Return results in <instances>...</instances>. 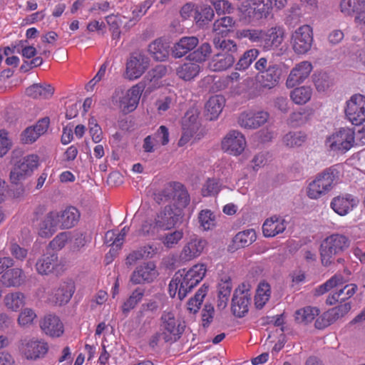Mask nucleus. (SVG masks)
Listing matches in <instances>:
<instances>
[{
  "label": "nucleus",
  "mask_w": 365,
  "mask_h": 365,
  "mask_svg": "<svg viewBox=\"0 0 365 365\" xmlns=\"http://www.w3.org/2000/svg\"><path fill=\"white\" fill-rule=\"evenodd\" d=\"M75 284L73 280L63 282L55 292L50 296L48 300L54 305L61 306L67 304L75 292Z\"/></svg>",
  "instance_id": "obj_21"
},
{
  "label": "nucleus",
  "mask_w": 365,
  "mask_h": 365,
  "mask_svg": "<svg viewBox=\"0 0 365 365\" xmlns=\"http://www.w3.org/2000/svg\"><path fill=\"white\" fill-rule=\"evenodd\" d=\"M284 38V29L274 26L264 31L262 47L264 51L274 50L280 46Z\"/></svg>",
  "instance_id": "obj_23"
},
{
  "label": "nucleus",
  "mask_w": 365,
  "mask_h": 365,
  "mask_svg": "<svg viewBox=\"0 0 365 365\" xmlns=\"http://www.w3.org/2000/svg\"><path fill=\"white\" fill-rule=\"evenodd\" d=\"M225 98L222 95H215L209 98L205 104V116L210 120H216L225 106Z\"/></svg>",
  "instance_id": "obj_31"
},
{
  "label": "nucleus",
  "mask_w": 365,
  "mask_h": 365,
  "mask_svg": "<svg viewBox=\"0 0 365 365\" xmlns=\"http://www.w3.org/2000/svg\"><path fill=\"white\" fill-rule=\"evenodd\" d=\"M70 232H63L59 233L56 237L50 242L48 247L47 249H51L54 251V250H61L63 248L68 240L69 239Z\"/></svg>",
  "instance_id": "obj_53"
},
{
  "label": "nucleus",
  "mask_w": 365,
  "mask_h": 365,
  "mask_svg": "<svg viewBox=\"0 0 365 365\" xmlns=\"http://www.w3.org/2000/svg\"><path fill=\"white\" fill-rule=\"evenodd\" d=\"M149 58L140 51L131 53L126 63V75L130 80L140 77L149 67Z\"/></svg>",
  "instance_id": "obj_12"
},
{
  "label": "nucleus",
  "mask_w": 365,
  "mask_h": 365,
  "mask_svg": "<svg viewBox=\"0 0 365 365\" xmlns=\"http://www.w3.org/2000/svg\"><path fill=\"white\" fill-rule=\"evenodd\" d=\"M272 4L271 2H264V0H248L243 2L240 10L251 21H258L266 19L269 16Z\"/></svg>",
  "instance_id": "obj_7"
},
{
  "label": "nucleus",
  "mask_w": 365,
  "mask_h": 365,
  "mask_svg": "<svg viewBox=\"0 0 365 365\" xmlns=\"http://www.w3.org/2000/svg\"><path fill=\"white\" fill-rule=\"evenodd\" d=\"M215 16L213 9L211 6L202 4L197 7L195 10V19L200 27L207 25Z\"/></svg>",
  "instance_id": "obj_36"
},
{
  "label": "nucleus",
  "mask_w": 365,
  "mask_h": 365,
  "mask_svg": "<svg viewBox=\"0 0 365 365\" xmlns=\"http://www.w3.org/2000/svg\"><path fill=\"white\" fill-rule=\"evenodd\" d=\"M213 43L220 51L212 57L210 63V68L215 71H220L231 67L238 56L236 43L232 40L217 36L213 38Z\"/></svg>",
  "instance_id": "obj_1"
},
{
  "label": "nucleus",
  "mask_w": 365,
  "mask_h": 365,
  "mask_svg": "<svg viewBox=\"0 0 365 365\" xmlns=\"http://www.w3.org/2000/svg\"><path fill=\"white\" fill-rule=\"evenodd\" d=\"M206 245L205 239L196 235L191 236L180 255V259L187 262L200 256Z\"/></svg>",
  "instance_id": "obj_18"
},
{
  "label": "nucleus",
  "mask_w": 365,
  "mask_h": 365,
  "mask_svg": "<svg viewBox=\"0 0 365 365\" xmlns=\"http://www.w3.org/2000/svg\"><path fill=\"white\" fill-rule=\"evenodd\" d=\"M313 81L319 91H324L333 84V78L326 72L314 74Z\"/></svg>",
  "instance_id": "obj_48"
},
{
  "label": "nucleus",
  "mask_w": 365,
  "mask_h": 365,
  "mask_svg": "<svg viewBox=\"0 0 365 365\" xmlns=\"http://www.w3.org/2000/svg\"><path fill=\"white\" fill-rule=\"evenodd\" d=\"M24 280L25 275L19 268L8 269L1 276V282L6 287H19Z\"/></svg>",
  "instance_id": "obj_35"
},
{
  "label": "nucleus",
  "mask_w": 365,
  "mask_h": 365,
  "mask_svg": "<svg viewBox=\"0 0 365 365\" xmlns=\"http://www.w3.org/2000/svg\"><path fill=\"white\" fill-rule=\"evenodd\" d=\"M264 31L261 29H246L242 31V36L262 46Z\"/></svg>",
  "instance_id": "obj_52"
},
{
  "label": "nucleus",
  "mask_w": 365,
  "mask_h": 365,
  "mask_svg": "<svg viewBox=\"0 0 365 365\" xmlns=\"http://www.w3.org/2000/svg\"><path fill=\"white\" fill-rule=\"evenodd\" d=\"M335 322L334 318L330 313L329 310L324 312L321 317H318L315 321L314 326L318 329H322L327 327Z\"/></svg>",
  "instance_id": "obj_57"
},
{
  "label": "nucleus",
  "mask_w": 365,
  "mask_h": 365,
  "mask_svg": "<svg viewBox=\"0 0 365 365\" xmlns=\"http://www.w3.org/2000/svg\"><path fill=\"white\" fill-rule=\"evenodd\" d=\"M345 113L354 125L365 121V97L361 94L354 95L346 103Z\"/></svg>",
  "instance_id": "obj_10"
},
{
  "label": "nucleus",
  "mask_w": 365,
  "mask_h": 365,
  "mask_svg": "<svg viewBox=\"0 0 365 365\" xmlns=\"http://www.w3.org/2000/svg\"><path fill=\"white\" fill-rule=\"evenodd\" d=\"M158 276L155 264L153 262L143 263L136 267L130 276V282L134 284L150 283Z\"/></svg>",
  "instance_id": "obj_19"
},
{
  "label": "nucleus",
  "mask_w": 365,
  "mask_h": 365,
  "mask_svg": "<svg viewBox=\"0 0 365 365\" xmlns=\"http://www.w3.org/2000/svg\"><path fill=\"white\" fill-rule=\"evenodd\" d=\"M39 137V133H37L33 126H30L21 133V141L24 143L29 144L35 142Z\"/></svg>",
  "instance_id": "obj_59"
},
{
  "label": "nucleus",
  "mask_w": 365,
  "mask_h": 365,
  "mask_svg": "<svg viewBox=\"0 0 365 365\" xmlns=\"http://www.w3.org/2000/svg\"><path fill=\"white\" fill-rule=\"evenodd\" d=\"M351 304L350 302H340V304L329 309L330 313L334 318L335 321L344 317L351 309Z\"/></svg>",
  "instance_id": "obj_54"
},
{
  "label": "nucleus",
  "mask_w": 365,
  "mask_h": 365,
  "mask_svg": "<svg viewBox=\"0 0 365 365\" xmlns=\"http://www.w3.org/2000/svg\"><path fill=\"white\" fill-rule=\"evenodd\" d=\"M312 70V64L308 61H303L293 68L287 79L286 86L293 88L302 83L310 74Z\"/></svg>",
  "instance_id": "obj_24"
},
{
  "label": "nucleus",
  "mask_w": 365,
  "mask_h": 365,
  "mask_svg": "<svg viewBox=\"0 0 365 365\" xmlns=\"http://www.w3.org/2000/svg\"><path fill=\"white\" fill-rule=\"evenodd\" d=\"M319 314V310L317 308L309 306L306 307L296 311L295 320L298 323L306 324L312 322Z\"/></svg>",
  "instance_id": "obj_42"
},
{
  "label": "nucleus",
  "mask_w": 365,
  "mask_h": 365,
  "mask_svg": "<svg viewBox=\"0 0 365 365\" xmlns=\"http://www.w3.org/2000/svg\"><path fill=\"white\" fill-rule=\"evenodd\" d=\"M312 96V89L309 87H299L294 89L290 94L292 100L299 105L306 103L310 100Z\"/></svg>",
  "instance_id": "obj_46"
},
{
  "label": "nucleus",
  "mask_w": 365,
  "mask_h": 365,
  "mask_svg": "<svg viewBox=\"0 0 365 365\" xmlns=\"http://www.w3.org/2000/svg\"><path fill=\"white\" fill-rule=\"evenodd\" d=\"M282 75V69L280 65L271 67L269 71L264 73V75L257 76V80L260 86L266 89H272L279 82Z\"/></svg>",
  "instance_id": "obj_29"
},
{
  "label": "nucleus",
  "mask_w": 365,
  "mask_h": 365,
  "mask_svg": "<svg viewBox=\"0 0 365 365\" xmlns=\"http://www.w3.org/2000/svg\"><path fill=\"white\" fill-rule=\"evenodd\" d=\"M183 276L181 279V284L179 287L178 296L180 300H182L200 282V280L195 277L193 271H187L185 269L180 270Z\"/></svg>",
  "instance_id": "obj_33"
},
{
  "label": "nucleus",
  "mask_w": 365,
  "mask_h": 365,
  "mask_svg": "<svg viewBox=\"0 0 365 365\" xmlns=\"http://www.w3.org/2000/svg\"><path fill=\"white\" fill-rule=\"evenodd\" d=\"M40 326L45 334L52 337H58L63 333V325L56 315L45 316L41 322Z\"/></svg>",
  "instance_id": "obj_28"
},
{
  "label": "nucleus",
  "mask_w": 365,
  "mask_h": 365,
  "mask_svg": "<svg viewBox=\"0 0 365 365\" xmlns=\"http://www.w3.org/2000/svg\"><path fill=\"white\" fill-rule=\"evenodd\" d=\"M346 282L344 277L340 274H336L323 284L315 289V296H320L329 292L331 289L342 285Z\"/></svg>",
  "instance_id": "obj_41"
},
{
  "label": "nucleus",
  "mask_w": 365,
  "mask_h": 365,
  "mask_svg": "<svg viewBox=\"0 0 365 365\" xmlns=\"http://www.w3.org/2000/svg\"><path fill=\"white\" fill-rule=\"evenodd\" d=\"M160 319L164 341L170 344L177 341L184 332L185 326L176 320L175 314L172 312H163Z\"/></svg>",
  "instance_id": "obj_5"
},
{
  "label": "nucleus",
  "mask_w": 365,
  "mask_h": 365,
  "mask_svg": "<svg viewBox=\"0 0 365 365\" xmlns=\"http://www.w3.org/2000/svg\"><path fill=\"white\" fill-rule=\"evenodd\" d=\"M182 276L183 274L181 273V271H178L170 281L169 284V293L172 297L175 296L177 290L179 291Z\"/></svg>",
  "instance_id": "obj_62"
},
{
  "label": "nucleus",
  "mask_w": 365,
  "mask_h": 365,
  "mask_svg": "<svg viewBox=\"0 0 365 365\" xmlns=\"http://www.w3.org/2000/svg\"><path fill=\"white\" fill-rule=\"evenodd\" d=\"M183 217L182 210L179 208H173L171 205H167L155 220V227L163 230H169L181 222Z\"/></svg>",
  "instance_id": "obj_14"
},
{
  "label": "nucleus",
  "mask_w": 365,
  "mask_h": 365,
  "mask_svg": "<svg viewBox=\"0 0 365 365\" xmlns=\"http://www.w3.org/2000/svg\"><path fill=\"white\" fill-rule=\"evenodd\" d=\"M36 317V314L31 309H24L19 316L18 322L20 325L25 326L31 324Z\"/></svg>",
  "instance_id": "obj_60"
},
{
  "label": "nucleus",
  "mask_w": 365,
  "mask_h": 365,
  "mask_svg": "<svg viewBox=\"0 0 365 365\" xmlns=\"http://www.w3.org/2000/svg\"><path fill=\"white\" fill-rule=\"evenodd\" d=\"M250 301L251 294L249 292V289L245 284H242L235 290L231 306L232 314L239 318L245 317L249 311L248 306Z\"/></svg>",
  "instance_id": "obj_11"
},
{
  "label": "nucleus",
  "mask_w": 365,
  "mask_h": 365,
  "mask_svg": "<svg viewBox=\"0 0 365 365\" xmlns=\"http://www.w3.org/2000/svg\"><path fill=\"white\" fill-rule=\"evenodd\" d=\"M350 245L349 238L343 235L334 234L324 240L320 245L322 263L329 266L336 256L343 253Z\"/></svg>",
  "instance_id": "obj_3"
},
{
  "label": "nucleus",
  "mask_w": 365,
  "mask_h": 365,
  "mask_svg": "<svg viewBox=\"0 0 365 365\" xmlns=\"http://www.w3.org/2000/svg\"><path fill=\"white\" fill-rule=\"evenodd\" d=\"M80 212L74 207H68L64 210L58 212V222L59 227L69 229L74 227L78 222Z\"/></svg>",
  "instance_id": "obj_32"
},
{
  "label": "nucleus",
  "mask_w": 365,
  "mask_h": 365,
  "mask_svg": "<svg viewBox=\"0 0 365 365\" xmlns=\"http://www.w3.org/2000/svg\"><path fill=\"white\" fill-rule=\"evenodd\" d=\"M58 212L51 211L46 214L38 225V235L42 237H50L59 227L58 222Z\"/></svg>",
  "instance_id": "obj_30"
},
{
  "label": "nucleus",
  "mask_w": 365,
  "mask_h": 365,
  "mask_svg": "<svg viewBox=\"0 0 365 365\" xmlns=\"http://www.w3.org/2000/svg\"><path fill=\"white\" fill-rule=\"evenodd\" d=\"M7 135L8 133L5 130H0V157L6 155L11 148V142Z\"/></svg>",
  "instance_id": "obj_64"
},
{
  "label": "nucleus",
  "mask_w": 365,
  "mask_h": 365,
  "mask_svg": "<svg viewBox=\"0 0 365 365\" xmlns=\"http://www.w3.org/2000/svg\"><path fill=\"white\" fill-rule=\"evenodd\" d=\"M199 111L197 108H192L189 109L182 118V136L178 142L180 146L186 144L197 133L200 128L198 120Z\"/></svg>",
  "instance_id": "obj_9"
},
{
  "label": "nucleus",
  "mask_w": 365,
  "mask_h": 365,
  "mask_svg": "<svg viewBox=\"0 0 365 365\" xmlns=\"http://www.w3.org/2000/svg\"><path fill=\"white\" fill-rule=\"evenodd\" d=\"M245 145L246 140L244 135L237 130L229 132L222 141V149L234 155L241 154Z\"/></svg>",
  "instance_id": "obj_17"
},
{
  "label": "nucleus",
  "mask_w": 365,
  "mask_h": 365,
  "mask_svg": "<svg viewBox=\"0 0 365 365\" xmlns=\"http://www.w3.org/2000/svg\"><path fill=\"white\" fill-rule=\"evenodd\" d=\"M144 295V290L140 288L135 289L128 299L122 305V312L125 316L134 309L138 303L142 299Z\"/></svg>",
  "instance_id": "obj_45"
},
{
  "label": "nucleus",
  "mask_w": 365,
  "mask_h": 365,
  "mask_svg": "<svg viewBox=\"0 0 365 365\" xmlns=\"http://www.w3.org/2000/svg\"><path fill=\"white\" fill-rule=\"evenodd\" d=\"M259 51L257 48H251L245 51L242 56H240L238 62L236 64L237 70H245L250 64L257 58Z\"/></svg>",
  "instance_id": "obj_47"
},
{
  "label": "nucleus",
  "mask_w": 365,
  "mask_h": 365,
  "mask_svg": "<svg viewBox=\"0 0 365 365\" xmlns=\"http://www.w3.org/2000/svg\"><path fill=\"white\" fill-rule=\"evenodd\" d=\"M54 92V88L49 84L34 83L28 87L26 93L33 98L46 99L51 98Z\"/></svg>",
  "instance_id": "obj_34"
},
{
  "label": "nucleus",
  "mask_w": 365,
  "mask_h": 365,
  "mask_svg": "<svg viewBox=\"0 0 365 365\" xmlns=\"http://www.w3.org/2000/svg\"><path fill=\"white\" fill-rule=\"evenodd\" d=\"M154 200L158 204L173 202L175 208L182 210L190 203V198L187 189L182 184L173 182L158 193H155Z\"/></svg>",
  "instance_id": "obj_2"
},
{
  "label": "nucleus",
  "mask_w": 365,
  "mask_h": 365,
  "mask_svg": "<svg viewBox=\"0 0 365 365\" xmlns=\"http://www.w3.org/2000/svg\"><path fill=\"white\" fill-rule=\"evenodd\" d=\"M19 349L27 359L35 360L43 357L46 354L48 345L38 340L25 338L20 340Z\"/></svg>",
  "instance_id": "obj_15"
},
{
  "label": "nucleus",
  "mask_w": 365,
  "mask_h": 365,
  "mask_svg": "<svg viewBox=\"0 0 365 365\" xmlns=\"http://www.w3.org/2000/svg\"><path fill=\"white\" fill-rule=\"evenodd\" d=\"M221 187L218 179L208 178L202 188V195L204 197L215 196L220 192Z\"/></svg>",
  "instance_id": "obj_50"
},
{
  "label": "nucleus",
  "mask_w": 365,
  "mask_h": 365,
  "mask_svg": "<svg viewBox=\"0 0 365 365\" xmlns=\"http://www.w3.org/2000/svg\"><path fill=\"white\" fill-rule=\"evenodd\" d=\"M200 71V66L195 63H185L177 69V75L184 81H190L196 77Z\"/></svg>",
  "instance_id": "obj_38"
},
{
  "label": "nucleus",
  "mask_w": 365,
  "mask_h": 365,
  "mask_svg": "<svg viewBox=\"0 0 365 365\" xmlns=\"http://www.w3.org/2000/svg\"><path fill=\"white\" fill-rule=\"evenodd\" d=\"M182 237L183 232L182 230H175L171 233L167 234L163 237V242L167 247H173Z\"/></svg>",
  "instance_id": "obj_55"
},
{
  "label": "nucleus",
  "mask_w": 365,
  "mask_h": 365,
  "mask_svg": "<svg viewBox=\"0 0 365 365\" xmlns=\"http://www.w3.org/2000/svg\"><path fill=\"white\" fill-rule=\"evenodd\" d=\"M269 114L263 110L255 113H242L238 118L239 125L245 128L255 129L264 124Z\"/></svg>",
  "instance_id": "obj_22"
},
{
  "label": "nucleus",
  "mask_w": 365,
  "mask_h": 365,
  "mask_svg": "<svg viewBox=\"0 0 365 365\" xmlns=\"http://www.w3.org/2000/svg\"><path fill=\"white\" fill-rule=\"evenodd\" d=\"M198 220L200 225L204 230H210L215 225V216L209 210H202L198 215Z\"/></svg>",
  "instance_id": "obj_51"
},
{
  "label": "nucleus",
  "mask_w": 365,
  "mask_h": 365,
  "mask_svg": "<svg viewBox=\"0 0 365 365\" xmlns=\"http://www.w3.org/2000/svg\"><path fill=\"white\" fill-rule=\"evenodd\" d=\"M359 200L351 195L345 194L333 198L331 207L339 215H345L357 205Z\"/></svg>",
  "instance_id": "obj_25"
},
{
  "label": "nucleus",
  "mask_w": 365,
  "mask_h": 365,
  "mask_svg": "<svg viewBox=\"0 0 365 365\" xmlns=\"http://www.w3.org/2000/svg\"><path fill=\"white\" fill-rule=\"evenodd\" d=\"M211 53V46L208 43H204L195 51L190 53L187 58L190 61L201 63L205 61Z\"/></svg>",
  "instance_id": "obj_44"
},
{
  "label": "nucleus",
  "mask_w": 365,
  "mask_h": 365,
  "mask_svg": "<svg viewBox=\"0 0 365 365\" xmlns=\"http://www.w3.org/2000/svg\"><path fill=\"white\" fill-rule=\"evenodd\" d=\"M340 7L342 13L352 16L365 10V0H341Z\"/></svg>",
  "instance_id": "obj_40"
},
{
  "label": "nucleus",
  "mask_w": 365,
  "mask_h": 365,
  "mask_svg": "<svg viewBox=\"0 0 365 365\" xmlns=\"http://www.w3.org/2000/svg\"><path fill=\"white\" fill-rule=\"evenodd\" d=\"M312 43V29L309 25L300 26L292 34L291 45L297 54L307 53L311 49Z\"/></svg>",
  "instance_id": "obj_6"
},
{
  "label": "nucleus",
  "mask_w": 365,
  "mask_h": 365,
  "mask_svg": "<svg viewBox=\"0 0 365 365\" xmlns=\"http://www.w3.org/2000/svg\"><path fill=\"white\" fill-rule=\"evenodd\" d=\"M38 165V157L36 155H27L17 161L10 173L11 182L22 181L30 176Z\"/></svg>",
  "instance_id": "obj_8"
},
{
  "label": "nucleus",
  "mask_w": 365,
  "mask_h": 365,
  "mask_svg": "<svg viewBox=\"0 0 365 365\" xmlns=\"http://www.w3.org/2000/svg\"><path fill=\"white\" fill-rule=\"evenodd\" d=\"M214 307L210 304H206L202 310V320L203 327H207L212 322L214 315Z\"/></svg>",
  "instance_id": "obj_61"
},
{
  "label": "nucleus",
  "mask_w": 365,
  "mask_h": 365,
  "mask_svg": "<svg viewBox=\"0 0 365 365\" xmlns=\"http://www.w3.org/2000/svg\"><path fill=\"white\" fill-rule=\"evenodd\" d=\"M145 83L140 82L127 91L125 95L120 101L123 112L130 113L136 108L139 103L140 94L143 91L145 92Z\"/></svg>",
  "instance_id": "obj_20"
},
{
  "label": "nucleus",
  "mask_w": 365,
  "mask_h": 365,
  "mask_svg": "<svg viewBox=\"0 0 365 365\" xmlns=\"http://www.w3.org/2000/svg\"><path fill=\"white\" fill-rule=\"evenodd\" d=\"M338 173L336 169L331 167L319 174L309 185L308 196L312 199H318L330 191L336 182Z\"/></svg>",
  "instance_id": "obj_4"
},
{
  "label": "nucleus",
  "mask_w": 365,
  "mask_h": 365,
  "mask_svg": "<svg viewBox=\"0 0 365 365\" xmlns=\"http://www.w3.org/2000/svg\"><path fill=\"white\" fill-rule=\"evenodd\" d=\"M36 269L38 273L42 275L58 273L61 269V263L57 253L51 249H46V252L36 261Z\"/></svg>",
  "instance_id": "obj_16"
},
{
  "label": "nucleus",
  "mask_w": 365,
  "mask_h": 365,
  "mask_svg": "<svg viewBox=\"0 0 365 365\" xmlns=\"http://www.w3.org/2000/svg\"><path fill=\"white\" fill-rule=\"evenodd\" d=\"M199 43L196 36H183L174 43L171 53L175 58H181L195 48Z\"/></svg>",
  "instance_id": "obj_27"
},
{
  "label": "nucleus",
  "mask_w": 365,
  "mask_h": 365,
  "mask_svg": "<svg viewBox=\"0 0 365 365\" xmlns=\"http://www.w3.org/2000/svg\"><path fill=\"white\" fill-rule=\"evenodd\" d=\"M277 216H272L267 219L262 225L263 235L267 237H274L276 230Z\"/></svg>",
  "instance_id": "obj_56"
},
{
  "label": "nucleus",
  "mask_w": 365,
  "mask_h": 365,
  "mask_svg": "<svg viewBox=\"0 0 365 365\" xmlns=\"http://www.w3.org/2000/svg\"><path fill=\"white\" fill-rule=\"evenodd\" d=\"M307 135L302 132H289L283 137V142L289 147L301 146L306 140Z\"/></svg>",
  "instance_id": "obj_49"
},
{
  "label": "nucleus",
  "mask_w": 365,
  "mask_h": 365,
  "mask_svg": "<svg viewBox=\"0 0 365 365\" xmlns=\"http://www.w3.org/2000/svg\"><path fill=\"white\" fill-rule=\"evenodd\" d=\"M148 51L156 61H165L169 54V46L161 40L157 39L148 46Z\"/></svg>",
  "instance_id": "obj_37"
},
{
  "label": "nucleus",
  "mask_w": 365,
  "mask_h": 365,
  "mask_svg": "<svg viewBox=\"0 0 365 365\" xmlns=\"http://www.w3.org/2000/svg\"><path fill=\"white\" fill-rule=\"evenodd\" d=\"M358 287L356 284H349L345 285L343 288L338 291L340 302H346V300L351 298L356 292Z\"/></svg>",
  "instance_id": "obj_58"
},
{
  "label": "nucleus",
  "mask_w": 365,
  "mask_h": 365,
  "mask_svg": "<svg viewBox=\"0 0 365 365\" xmlns=\"http://www.w3.org/2000/svg\"><path fill=\"white\" fill-rule=\"evenodd\" d=\"M214 8L218 15L225 14L226 13L231 14L233 13L235 10L232 4L227 0H220Z\"/></svg>",
  "instance_id": "obj_63"
},
{
  "label": "nucleus",
  "mask_w": 365,
  "mask_h": 365,
  "mask_svg": "<svg viewBox=\"0 0 365 365\" xmlns=\"http://www.w3.org/2000/svg\"><path fill=\"white\" fill-rule=\"evenodd\" d=\"M330 148L333 150L346 153L354 144V131L348 128H342L329 138Z\"/></svg>",
  "instance_id": "obj_13"
},
{
  "label": "nucleus",
  "mask_w": 365,
  "mask_h": 365,
  "mask_svg": "<svg viewBox=\"0 0 365 365\" xmlns=\"http://www.w3.org/2000/svg\"><path fill=\"white\" fill-rule=\"evenodd\" d=\"M4 304L8 309L17 311L24 305L25 296L19 292L9 293L4 297Z\"/></svg>",
  "instance_id": "obj_43"
},
{
  "label": "nucleus",
  "mask_w": 365,
  "mask_h": 365,
  "mask_svg": "<svg viewBox=\"0 0 365 365\" xmlns=\"http://www.w3.org/2000/svg\"><path fill=\"white\" fill-rule=\"evenodd\" d=\"M256 240V233L255 230L249 229L239 232L233 238L232 242L236 249L242 248L249 246Z\"/></svg>",
  "instance_id": "obj_39"
},
{
  "label": "nucleus",
  "mask_w": 365,
  "mask_h": 365,
  "mask_svg": "<svg viewBox=\"0 0 365 365\" xmlns=\"http://www.w3.org/2000/svg\"><path fill=\"white\" fill-rule=\"evenodd\" d=\"M167 72V67L160 64L156 66L147 73L143 81H141L146 86L145 94L151 93L153 90L160 86L159 80L164 77Z\"/></svg>",
  "instance_id": "obj_26"
}]
</instances>
